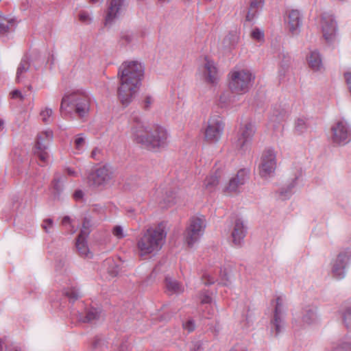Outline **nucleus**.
I'll use <instances>...</instances> for the list:
<instances>
[{
	"mask_svg": "<svg viewBox=\"0 0 351 351\" xmlns=\"http://www.w3.org/2000/svg\"><path fill=\"white\" fill-rule=\"evenodd\" d=\"M8 347L5 345V341L3 339L0 338V351H5Z\"/></svg>",
	"mask_w": 351,
	"mask_h": 351,
	"instance_id": "obj_52",
	"label": "nucleus"
},
{
	"mask_svg": "<svg viewBox=\"0 0 351 351\" xmlns=\"http://www.w3.org/2000/svg\"><path fill=\"white\" fill-rule=\"evenodd\" d=\"M219 176L217 175V173L215 175H212L209 177H207L204 181L205 188L209 191H213L215 187L219 184Z\"/></svg>",
	"mask_w": 351,
	"mask_h": 351,
	"instance_id": "obj_30",
	"label": "nucleus"
},
{
	"mask_svg": "<svg viewBox=\"0 0 351 351\" xmlns=\"http://www.w3.org/2000/svg\"><path fill=\"white\" fill-rule=\"evenodd\" d=\"M306 59L308 66L314 71H319L323 69L322 59L318 51H311Z\"/></svg>",
	"mask_w": 351,
	"mask_h": 351,
	"instance_id": "obj_21",
	"label": "nucleus"
},
{
	"mask_svg": "<svg viewBox=\"0 0 351 351\" xmlns=\"http://www.w3.org/2000/svg\"><path fill=\"white\" fill-rule=\"evenodd\" d=\"M331 351H351V339L340 341Z\"/></svg>",
	"mask_w": 351,
	"mask_h": 351,
	"instance_id": "obj_32",
	"label": "nucleus"
},
{
	"mask_svg": "<svg viewBox=\"0 0 351 351\" xmlns=\"http://www.w3.org/2000/svg\"><path fill=\"white\" fill-rule=\"evenodd\" d=\"M169 0H159L160 2H169Z\"/></svg>",
	"mask_w": 351,
	"mask_h": 351,
	"instance_id": "obj_63",
	"label": "nucleus"
},
{
	"mask_svg": "<svg viewBox=\"0 0 351 351\" xmlns=\"http://www.w3.org/2000/svg\"><path fill=\"white\" fill-rule=\"evenodd\" d=\"M52 138L51 131H45L37 135L34 153L43 163H45L49 158V154L46 150Z\"/></svg>",
	"mask_w": 351,
	"mask_h": 351,
	"instance_id": "obj_10",
	"label": "nucleus"
},
{
	"mask_svg": "<svg viewBox=\"0 0 351 351\" xmlns=\"http://www.w3.org/2000/svg\"><path fill=\"white\" fill-rule=\"evenodd\" d=\"M280 114L276 115V118L274 119V121H280V118L279 117Z\"/></svg>",
	"mask_w": 351,
	"mask_h": 351,
	"instance_id": "obj_60",
	"label": "nucleus"
},
{
	"mask_svg": "<svg viewBox=\"0 0 351 351\" xmlns=\"http://www.w3.org/2000/svg\"><path fill=\"white\" fill-rule=\"evenodd\" d=\"M321 26L323 36L328 43H332L336 36L337 23L332 15L324 13L321 16Z\"/></svg>",
	"mask_w": 351,
	"mask_h": 351,
	"instance_id": "obj_13",
	"label": "nucleus"
},
{
	"mask_svg": "<svg viewBox=\"0 0 351 351\" xmlns=\"http://www.w3.org/2000/svg\"><path fill=\"white\" fill-rule=\"evenodd\" d=\"M64 295L72 302L76 301L81 296L78 290L75 288H71L65 291Z\"/></svg>",
	"mask_w": 351,
	"mask_h": 351,
	"instance_id": "obj_37",
	"label": "nucleus"
},
{
	"mask_svg": "<svg viewBox=\"0 0 351 351\" xmlns=\"http://www.w3.org/2000/svg\"><path fill=\"white\" fill-rule=\"evenodd\" d=\"M10 94H11L12 98H13V99L18 97L21 100L24 99L23 95H22L21 92L19 90H14L13 91L11 92Z\"/></svg>",
	"mask_w": 351,
	"mask_h": 351,
	"instance_id": "obj_49",
	"label": "nucleus"
},
{
	"mask_svg": "<svg viewBox=\"0 0 351 351\" xmlns=\"http://www.w3.org/2000/svg\"><path fill=\"white\" fill-rule=\"evenodd\" d=\"M289 32L293 35H298L302 25V17L298 10H291L287 12L285 19Z\"/></svg>",
	"mask_w": 351,
	"mask_h": 351,
	"instance_id": "obj_14",
	"label": "nucleus"
},
{
	"mask_svg": "<svg viewBox=\"0 0 351 351\" xmlns=\"http://www.w3.org/2000/svg\"><path fill=\"white\" fill-rule=\"evenodd\" d=\"M112 171L106 166L97 169L88 176L91 184L99 186L106 184L112 178Z\"/></svg>",
	"mask_w": 351,
	"mask_h": 351,
	"instance_id": "obj_15",
	"label": "nucleus"
},
{
	"mask_svg": "<svg viewBox=\"0 0 351 351\" xmlns=\"http://www.w3.org/2000/svg\"><path fill=\"white\" fill-rule=\"evenodd\" d=\"M219 101L223 104H226L228 102V95L226 93H223L219 97Z\"/></svg>",
	"mask_w": 351,
	"mask_h": 351,
	"instance_id": "obj_53",
	"label": "nucleus"
},
{
	"mask_svg": "<svg viewBox=\"0 0 351 351\" xmlns=\"http://www.w3.org/2000/svg\"><path fill=\"white\" fill-rule=\"evenodd\" d=\"M120 86L118 97L124 106H128L139 89L144 75V66L138 61L124 62L119 69Z\"/></svg>",
	"mask_w": 351,
	"mask_h": 351,
	"instance_id": "obj_1",
	"label": "nucleus"
},
{
	"mask_svg": "<svg viewBox=\"0 0 351 351\" xmlns=\"http://www.w3.org/2000/svg\"><path fill=\"white\" fill-rule=\"evenodd\" d=\"M248 174L249 171L246 169L239 170L236 176L230 180L228 186L226 187V191L229 193L237 192L239 187L243 185L247 180Z\"/></svg>",
	"mask_w": 351,
	"mask_h": 351,
	"instance_id": "obj_18",
	"label": "nucleus"
},
{
	"mask_svg": "<svg viewBox=\"0 0 351 351\" xmlns=\"http://www.w3.org/2000/svg\"><path fill=\"white\" fill-rule=\"evenodd\" d=\"M282 60L280 61V75H285L287 71H288L291 62V58L289 55L282 54Z\"/></svg>",
	"mask_w": 351,
	"mask_h": 351,
	"instance_id": "obj_31",
	"label": "nucleus"
},
{
	"mask_svg": "<svg viewBox=\"0 0 351 351\" xmlns=\"http://www.w3.org/2000/svg\"><path fill=\"white\" fill-rule=\"evenodd\" d=\"M297 178H294L286 188H282L280 191V196L282 199H289L293 193V189L296 185Z\"/></svg>",
	"mask_w": 351,
	"mask_h": 351,
	"instance_id": "obj_29",
	"label": "nucleus"
},
{
	"mask_svg": "<svg viewBox=\"0 0 351 351\" xmlns=\"http://www.w3.org/2000/svg\"><path fill=\"white\" fill-rule=\"evenodd\" d=\"M29 66H30V64H29V58L27 57V56H25L22 58V60L17 68L16 76V81L17 82H20L21 79L23 78V74L24 73H26L29 70Z\"/></svg>",
	"mask_w": 351,
	"mask_h": 351,
	"instance_id": "obj_27",
	"label": "nucleus"
},
{
	"mask_svg": "<svg viewBox=\"0 0 351 351\" xmlns=\"http://www.w3.org/2000/svg\"><path fill=\"white\" fill-rule=\"evenodd\" d=\"M276 155L272 149L265 150L258 165L259 174L262 178H267L273 176L276 168Z\"/></svg>",
	"mask_w": 351,
	"mask_h": 351,
	"instance_id": "obj_6",
	"label": "nucleus"
},
{
	"mask_svg": "<svg viewBox=\"0 0 351 351\" xmlns=\"http://www.w3.org/2000/svg\"><path fill=\"white\" fill-rule=\"evenodd\" d=\"M301 319L304 324H315L318 319L317 307L315 305L305 306L302 311Z\"/></svg>",
	"mask_w": 351,
	"mask_h": 351,
	"instance_id": "obj_20",
	"label": "nucleus"
},
{
	"mask_svg": "<svg viewBox=\"0 0 351 351\" xmlns=\"http://www.w3.org/2000/svg\"><path fill=\"white\" fill-rule=\"evenodd\" d=\"M211 302V298L208 296V295H205L202 300V303L203 304H208Z\"/></svg>",
	"mask_w": 351,
	"mask_h": 351,
	"instance_id": "obj_56",
	"label": "nucleus"
},
{
	"mask_svg": "<svg viewBox=\"0 0 351 351\" xmlns=\"http://www.w3.org/2000/svg\"><path fill=\"white\" fill-rule=\"evenodd\" d=\"M224 123L221 117L218 115L212 116L208 121V126L205 131V138L210 143H215L219 141L223 133Z\"/></svg>",
	"mask_w": 351,
	"mask_h": 351,
	"instance_id": "obj_11",
	"label": "nucleus"
},
{
	"mask_svg": "<svg viewBox=\"0 0 351 351\" xmlns=\"http://www.w3.org/2000/svg\"><path fill=\"white\" fill-rule=\"evenodd\" d=\"M100 312L95 308H90L86 311V315H84L82 313H78L77 318L79 321L84 323H90L97 320L99 317Z\"/></svg>",
	"mask_w": 351,
	"mask_h": 351,
	"instance_id": "obj_24",
	"label": "nucleus"
},
{
	"mask_svg": "<svg viewBox=\"0 0 351 351\" xmlns=\"http://www.w3.org/2000/svg\"><path fill=\"white\" fill-rule=\"evenodd\" d=\"M163 223L155 228H149L144 231L137 241V248L139 255L155 254L162 248L167 232Z\"/></svg>",
	"mask_w": 351,
	"mask_h": 351,
	"instance_id": "obj_4",
	"label": "nucleus"
},
{
	"mask_svg": "<svg viewBox=\"0 0 351 351\" xmlns=\"http://www.w3.org/2000/svg\"><path fill=\"white\" fill-rule=\"evenodd\" d=\"M183 328L189 332H193L195 328V324L193 319H189L187 322L183 323Z\"/></svg>",
	"mask_w": 351,
	"mask_h": 351,
	"instance_id": "obj_45",
	"label": "nucleus"
},
{
	"mask_svg": "<svg viewBox=\"0 0 351 351\" xmlns=\"http://www.w3.org/2000/svg\"><path fill=\"white\" fill-rule=\"evenodd\" d=\"M133 39V35L129 32H122L121 35V42L122 45L130 43Z\"/></svg>",
	"mask_w": 351,
	"mask_h": 351,
	"instance_id": "obj_40",
	"label": "nucleus"
},
{
	"mask_svg": "<svg viewBox=\"0 0 351 351\" xmlns=\"http://www.w3.org/2000/svg\"><path fill=\"white\" fill-rule=\"evenodd\" d=\"M342 317L345 327L351 330V306L346 308L343 313Z\"/></svg>",
	"mask_w": 351,
	"mask_h": 351,
	"instance_id": "obj_34",
	"label": "nucleus"
},
{
	"mask_svg": "<svg viewBox=\"0 0 351 351\" xmlns=\"http://www.w3.org/2000/svg\"><path fill=\"white\" fill-rule=\"evenodd\" d=\"M153 102V99L150 96H147L143 101V108L148 110Z\"/></svg>",
	"mask_w": 351,
	"mask_h": 351,
	"instance_id": "obj_47",
	"label": "nucleus"
},
{
	"mask_svg": "<svg viewBox=\"0 0 351 351\" xmlns=\"http://www.w3.org/2000/svg\"><path fill=\"white\" fill-rule=\"evenodd\" d=\"M40 117L45 123H49L51 121V117L53 114V110L51 108H46L45 110L40 112Z\"/></svg>",
	"mask_w": 351,
	"mask_h": 351,
	"instance_id": "obj_38",
	"label": "nucleus"
},
{
	"mask_svg": "<svg viewBox=\"0 0 351 351\" xmlns=\"http://www.w3.org/2000/svg\"><path fill=\"white\" fill-rule=\"evenodd\" d=\"M251 36L254 39L258 40V41H261V40H263V38H264L263 32L261 30H260L258 28L254 29L252 31Z\"/></svg>",
	"mask_w": 351,
	"mask_h": 351,
	"instance_id": "obj_43",
	"label": "nucleus"
},
{
	"mask_svg": "<svg viewBox=\"0 0 351 351\" xmlns=\"http://www.w3.org/2000/svg\"><path fill=\"white\" fill-rule=\"evenodd\" d=\"M125 0H109L105 19V25H110L125 9Z\"/></svg>",
	"mask_w": 351,
	"mask_h": 351,
	"instance_id": "obj_16",
	"label": "nucleus"
},
{
	"mask_svg": "<svg viewBox=\"0 0 351 351\" xmlns=\"http://www.w3.org/2000/svg\"><path fill=\"white\" fill-rule=\"evenodd\" d=\"M71 221V219L69 216H65L63 217L62 223L63 225H66L67 223H69Z\"/></svg>",
	"mask_w": 351,
	"mask_h": 351,
	"instance_id": "obj_57",
	"label": "nucleus"
},
{
	"mask_svg": "<svg viewBox=\"0 0 351 351\" xmlns=\"http://www.w3.org/2000/svg\"><path fill=\"white\" fill-rule=\"evenodd\" d=\"M165 280L167 290L170 293H180L183 291L182 285L175 279L167 276Z\"/></svg>",
	"mask_w": 351,
	"mask_h": 351,
	"instance_id": "obj_25",
	"label": "nucleus"
},
{
	"mask_svg": "<svg viewBox=\"0 0 351 351\" xmlns=\"http://www.w3.org/2000/svg\"><path fill=\"white\" fill-rule=\"evenodd\" d=\"M3 125V121L0 119V130H2Z\"/></svg>",
	"mask_w": 351,
	"mask_h": 351,
	"instance_id": "obj_61",
	"label": "nucleus"
},
{
	"mask_svg": "<svg viewBox=\"0 0 351 351\" xmlns=\"http://www.w3.org/2000/svg\"><path fill=\"white\" fill-rule=\"evenodd\" d=\"M176 189H170L169 190L165 192V195L164 197V202L168 204H174L176 202Z\"/></svg>",
	"mask_w": 351,
	"mask_h": 351,
	"instance_id": "obj_35",
	"label": "nucleus"
},
{
	"mask_svg": "<svg viewBox=\"0 0 351 351\" xmlns=\"http://www.w3.org/2000/svg\"><path fill=\"white\" fill-rule=\"evenodd\" d=\"M214 282H215V280H214L213 278L208 276V280H207L206 282H204V284L206 285H212V284L214 283Z\"/></svg>",
	"mask_w": 351,
	"mask_h": 351,
	"instance_id": "obj_58",
	"label": "nucleus"
},
{
	"mask_svg": "<svg viewBox=\"0 0 351 351\" xmlns=\"http://www.w3.org/2000/svg\"><path fill=\"white\" fill-rule=\"evenodd\" d=\"M221 276H222V279L223 280H226V281H229V279L228 278L227 274L225 271L221 274Z\"/></svg>",
	"mask_w": 351,
	"mask_h": 351,
	"instance_id": "obj_59",
	"label": "nucleus"
},
{
	"mask_svg": "<svg viewBox=\"0 0 351 351\" xmlns=\"http://www.w3.org/2000/svg\"><path fill=\"white\" fill-rule=\"evenodd\" d=\"M255 132L254 125L250 123L245 124L243 128L241 129L240 134L234 145L238 149H244L247 143L252 140Z\"/></svg>",
	"mask_w": 351,
	"mask_h": 351,
	"instance_id": "obj_17",
	"label": "nucleus"
},
{
	"mask_svg": "<svg viewBox=\"0 0 351 351\" xmlns=\"http://www.w3.org/2000/svg\"><path fill=\"white\" fill-rule=\"evenodd\" d=\"M7 350L9 351H21V349L18 346L12 345L10 347H8Z\"/></svg>",
	"mask_w": 351,
	"mask_h": 351,
	"instance_id": "obj_55",
	"label": "nucleus"
},
{
	"mask_svg": "<svg viewBox=\"0 0 351 351\" xmlns=\"http://www.w3.org/2000/svg\"><path fill=\"white\" fill-rule=\"evenodd\" d=\"M79 20L85 24H89L92 19L87 12L81 11L79 14Z\"/></svg>",
	"mask_w": 351,
	"mask_h": 351,
	"instance_id": "obj_41",
	"label": "nucleus"
},
{
	"mask_svg": "<svg viewBox=\"0 0 351 351\" xmlns=\"http://www.w3.org/2000/svg\"><path fill=\"white\" fill-rule=\"evenodd\" d=\"M265 0H251L247 13L246 14V21H252L256 16L259 10L264 5Z\"/></svg>",
	"mask_w": 351,
	"mask_h": 351,
	"instance_id": "obj_23",
	"label": "nucleus"
},
{
	"mask_svg": "<svg viewBox=\"0 0 351 351\" xmlns=\"http://www.w3.org/2000/svg\"><path fill=\"white\" fill-rule=\"evenodd\" d=\"M65 171L66 172L67 175H69L70 176H77V173L74 170H73L72 169H71L69 167L66 168Z\"/></svg>",
	"mask_w": 351,
	"mask_h": 351,
	"instance_id": "obj_54",
	"label": "nucleus"
},
{
	"mask_svg": "<svg viewBox=\"0 0 351 351\" xmlns=\"http://www.w3.org/2000/svg\"><path fill=\"white\" fill-rule=\"evenodd\" d=\"M112 233L118 239H122L125 237L123 228L120 226H115L113 228Z\"/></svg>",
	"mask_w": 351,
	"mask_h": 351,
	"instance_id": "obj_44",
	"label": "nucleus"
},
{
	"mask_svg": "<svg viewBox=\"0 0 351 351\" xmlns=\"http://www.w3.org/2000/svg\"><path fill=\"white\" fill-rule=\"evenodd\" d=\"M64 176H62L58 173L55 174V177L53 180V188L55 191V197H58L62 191V182L64 181Z\"/></svg>",
	"mask_w": 351,
	"mask_h": 351,
	"instance_id": "obj_28",
	"label": "nucleus"
},
{
	"mask_svg": "<svg viewBox=\"0 0 351 351\" xmlns=\"http://www.w3.org/2000/svg\"><path fill=\"white\" fill-rule=\"evenodd\" d=\"M245 234L246 228L245 227L243 222L240 219H237L235 221L232 232L233 244L237 247L241 246Z\"/></svg>",
	"mask_w": 351,
	"mask_h": 351,
	"instance_id": "obj_19",
	"label": "nucleus"
},
{
	"mask_svg": "<svg viewBox=\"0 0 351 351\" xmlns=\"http://www.w3.org/2000/svg\"><path fill=\"white\" fill-rule=\"evenodd\" d=\"M90 226H91V220L88 217H85L83 220L82 228L80 230L79 235L84 236V237H88L90 232Z\"/></svg>",
	"mask_w": 351,
	"mask_h": 351,
	"instance_id": "obj_36",
	"label": "nucleus"
},
{
	"mask_svg": "<svg viewBox=\"0 0 351 351\" xmlns=\"http://www.w3.org/2000/svg\"><path fill=\"white\" fill-rule=\"evenodd\" d=\"M308 128L306 121L303 118H298L295 123V131L298 134L304 133Z\"/></svg>",
	"mask_w": 351,
	"mask_h": 351,
	"instance_id": "obj_33",
	"label": "nucleus"
},
{
	"mask_svg": "<svg viewBox=\"0 0 351 351\" xmlns=\"http://www.w3.org/2000/svg\"><path fill=\"white\" fill-rule=\"evenodd\" d=\"M102 343V340L99 338H95L93 341L92 346L94 349H97Z\"/></svg>",
	"mask_w": 351,
	"mask_h": 351,
	"instance_id": "obj_51",
	"label": "nucleus"
},
{
	"mask_svg": "<svg viewBox=\"0 0 351 351\" xmlns=\"http://www.w3.org/2000/svg\"><path fill=\"white\" fill-rule=\"evenodd\" d=\"M85 143V139L82 136V134H79L75 140V147L76 149L80 151L83 148Z\"/></svg>",
	"mask_w": 351,
	"mask_h": 351,
	"instance_id": "obj_42",
	"label": "nucleus"
},
{
	"mask_svg": "<svg viewBox=\"0 0 351 351\" xmlns=\"http://www.w3.org/2000/svg\"><path fill=\"white\" fill-rule=\"evenodd\" d=\"M53 220L51 219H45L43 220L42 223V228L45 230L47 233L49 232V229L53 227Z\"/></svg>",
	"mask_w": 351,
	"mask_h": 351,
	"instance_id": "obj_46",
	"label": "nucleus"
},
{
	"mask_svg": "<svg viewBox=\"0 0 351 351\" xmlns=\"http://www.w3.org/2000/svg\"><path fill=\"white\" fill-rule=\"evenodd\" d=\"M101 150L97 147H95L93 149V150L91 152V158L96 160H99L100 158L99 157V155L101 154Z\"/></svg>",
	"mask_w": 351,
	"mask_h": 351,
	"instance_id": "obj_48",
	"label": "nucleus"
},
{
	"mask_svg": "<svg viewBox=\"0 0 351 351\" xmlns=\"http://www.w3.org/2000/svg\"><path fill=\"white\" fill-rule=\"evenodd\" d=\"M204 74L206 81L210 84L216 82L217 79V71L213 62L207 60L204 65Z\"/></svg>",
	"mask_w": 351,
	"mask_h": 351,
	"instance_id": "obj_22",
	"label": "nucleus"
},
{
	"mask_svg": "<svg viewBox=\"0 0 351 351\" xmlns=\"http://www.w3.org/2000/svg\"><path fill=\"white\" fill-rule=\"evenodd\" d=\"M99 0H90V2L92 3H97L98 2Z\"/></svg>",
	"mask_w": 351,
	"mask_h": 351,
	"instance_id": "obj_62",
	"label": "nucleus"
},
{
	"mask_svg": "<svg viewBox=\"0 0 351 351\" xmlns=\"http://www.w3.org/2000/svg\"><path fill=\"white\" fill-rule=\"evenodd\" d=\"M134 125L132 128L134 140L149 149L163 147L167 144V132L159 125L150 128L145 126L141 118L133 117Z\"/></svg>",
	"mask_w": 351,
	"mask_h": 351,
	"instance_id": "obj_2",
	"label": "nucleus"
},
{
	"mask_svg": "<svg viewBox=\"0 0 351 351\" xmlns=\"http://www.w3.org/2000/svg\"><path fill=\"white\" fill-rule=\"evenodd\" d=\"M204 349V342L202 341H194L191 343L190 351H203Z\"/></svg>",
	"mask_w": 351,
	"mask_h": 351,
	"instance_id": "obj_39",
	"label": "nucleus"
},
{
	"mask_svg": "<svg viewBox=\"0 0 351 351\" xmlns=\"http://www.w3.org/2000/svg\"><path fill=\"white\" fill-rule=\"evenodd\" d=\"M90 109V97L84 92L75 91L63 96L60 112L62 117H75L84 120L88 117Z\"/></svg>",
	"mask_w": 351,
	"mask_h": 351,
	"instance_id": "obj_3",
	"label": "nucleus"
},
{
	"mask_svg": "<svg viewBox=\"0 0 351 351\" xmlns=\"http://www.w3.org/2000/svg\"><path fill=\"white\" fill-rule=\"evenodd\" d=\"M351 252L348 250L340 252L332 263V273L337 279H342L346 275V269L349 265Z\"/></svg>",
	"mask_w": 351,
	"mask_h": 351,
	"instance_id": "obj_12",
	"label": "nucleus"
},
{
	"mask_svg": "<svg viewBox=\"0 0 351 351\" xmlns=\"http://www.w3.org/2000/svg\"><path fill=\"white\" fill-rule=\"evenodd\" d=\"M230 351H246V350H236L234 349H232Z\"/></svg>",
	"mask_w": 351,
	"mask_h": 351,
	"instance_id": "obj_64",
	"label": "nucleus"
},
{
	"mask_svg": "<svg viewBox=\"0 0 351 351\" xmlns=\"http://www.w3.org/2000/svg\"><path fill=\"white\" fill-rule=\"evenodd\" d=\"M254 77L247 70L233 71L230 73L229 87L232 92L242 94L247 92L252 85Z\"/></svg>",
	"mask_w": 351,
	"mask_h": 351,
	"instance_id": "obj_5",
	"label": "nucleus"
},
{
	"mask_svg": "<svg viewBox=\"0 0 351 351\" xmlns=\"http://www.w3.org/2000/svg\"><path fill=\"white\" fill-rule=\"evenodd\" d=\"M284 302L281 296L276 299L274 316L270 322V331L275 337H277L284 329Z\"/></svg>",
	"mask_w": 351,
	"mask_h": 351,
	"instance_id": "obj_9",
	"label": "nucleus"
},
{
	"mask_svg": "<svg viewBox=\"0 0 351 351\" xmlns=\"http://www.w3.org/2000/svg\"><path fill=\"white\" fill-rule=\"evenodd\" d=\"M205 219L201 217H192L190 225L185 233V240L189 247H191L203 234L206 225Z\"/></svg>",
	"mask_w": 351,
	"mask_h": 351,
	"instance_id": "obj_7",
	"label": "nucleus"
},
{
	"mask_svg": "<svg viewBox=\"0 0 351 351\" xmlns=\"http://www.w3.org/2000/svg\"><path fill=\"white\" fill-rule=\"evenodd\" d=\"M87 237H88L78 235L76 240V248L78 252V254L81 256H88L90 252L86 242Z\"/></svg>",
	"mask_w": 351,
	"mask_h": 351,
	"instance_id": "obj_26",
	"label": "nucleus"
},
{
	"mask_svg": "<svg viewBox=\"0 0 351 351\" xmlns=\"http://www.w3.org/2000/svg\"><path fill=\"white\" fill-rule=\"evenodd\" d=\"M84 193L81 190H77L73 193V198L77 201L82 199Z\"/></svg>",
	"mask_w": 351,
	"mask_h": 351,
	"instance_id": "obj_50",
	"label": "nucleus"
},
{
	"mask_svg": "<svg viewBox=\"0 0 351 351\" xmlns=\"http://www.w3.org/2000/svg\"><path fill=\"white\" fill-rule=\"evenodd\" d=\"M332 141L335 144L345 145L351 141V128L342 119L331 128Z\"/></svg>",
	"mask_w": 351,
	"mask_h": 351,
	"instance_id": "obj_8",
	"label": "nucleus"
}]
</instances>
